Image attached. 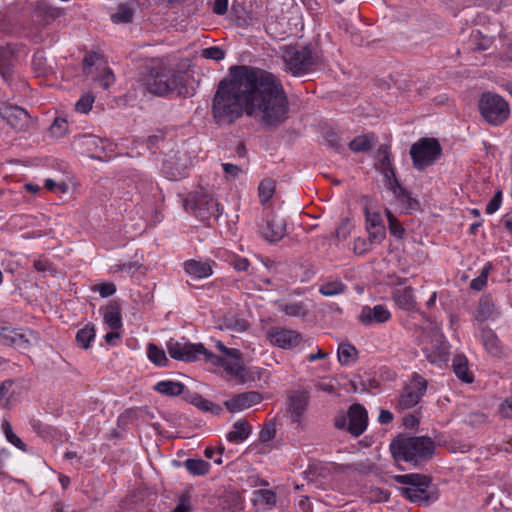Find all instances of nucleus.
I'll return each mask as SVG.
<instances>
[{
  "mask_svg": "<svg viewBox=\"0 0 512 512\" xmlns=\"http://www.w3.org/2000/svg\"><path fill=\"white\" fill-rule=\"evenodd\" d=\"M481 340L482 344L485 347L486 351L492 356H500L502 353L501 345L499 339L495 332L488 328L484 327L481 330Z\"/></svg>",
  "mask_w": 512,
  "mask_h": 512,
  "instance_id": "4be33fe9",
  "label": "nucleus"
},
{
  "mask_svg": "<svg viewBox=\"0 0 512 512\" xmlns=\"http://www.w3.org/2000/svg\"><path fill=\"white\" fill-rule=\"evenodd\" d=\"M286 231V222L284 218L278 215H270L265 225L261 227L263 237L269 242H277L282 239Z\"/></svg>",
  "mask_w": 512,
  "mask_h": 512,
  "instance_id": "dca6fc26",
  "label": "nucleus"
},
{
  "mask_svg": "<svg viewBox=\"0 0 512 512\" xmlns=\"http://www.w3.org/2000/svg\"><path fill=\"white\" fill-rule=\"evenodd\" d=\"M68 122L65 118L56 117L50 126V132L54 137H63L68 132Z\"/></svg>",
  "mask_w": 512,
  "mask_h": 512,
  "instance_id": "8fccbe9b",
  "label": "nucleus"
},
{
  "mask_svg": "<svg viewBox=\"0 0 512 512\" xmlns=\"http://www.w3.org/2000/svg\"><path fill=\"white\" fill-rule=\"evenodd\" d=\"M30 337L36 339L33 332L20 333L16 330H11L9 328H2L0 332V342L3 345L13 346L19 349H27L31 346Z\"/></svg>",
  "mask_w": 512,
  "mask_h": 512,
  "instance_id": "f3484780",
  "label": "nucleus"
},
{
  "mask_svg": "<svg viewBox=\"0 0 512 512\" xmlns=\"http://www.w3.org/2000/svg\"><path fill=\"white\" fill-rule=\"evenodd\" d=\"M101 55L97 52L86 53L83 59V70L85 73H90L91 68L100 59Z\"/></svg>",
  "mask_w": 512,
  "mask_h": 512,
  "instance_id": "e2e57ef3",
  "label": "nucleus"
},
{
  "mask_svg": "<svg viewBox=\"0 0 512 512\" xmlns=\"http://www.w3.org/2000/svg\"><path fill=\"white\" fill-rule=\"evenodd\" d=\"M104 322L112 329L117 330L122 327V317L117 305H110L103 314Z\"/></svg>",
  "mask_w": 512,
  "mask_h": 512,
  "instance_id": "7c9ffc66",
  "label": "nucleus"
},
{
  "mask_svg": "<svg viewBox=\"0 0 512 512\" xmlns=\"http://www.w3.org/2000/svg\"><path fill=\"white\" fill-rule=\"evenodd\" d=\"M249 324L244 319H227L224 321L222 329H228L235 332H243L247 330Z\"/></svg>",
  "mask_w": 512,
  "mask_h": 512,
  "instance_id": "5fc2aeb1",
  "label": "nucleus"
},
{
  "mask_svg": "<svg viewBox=\"0 0 512 512\" xmlns=\"http://www.w3.org/2000/svg\"><path fill=\"white\" fill-rule=\"evenodd\" d=\"M94 97L91 94L83 95L75 104V110L81 113H88L92 109Z\"/></svg>",
  "mask_w": 512,
  "mask_h": 512,
  "instance_id": "4d7b16f0",
  "label": "nucleus"
},
{
  "mask_svg": "<svg viewBox=\"0 0 512 512\" xmlns=\"http://www.w3.org/2000/svg\"><path fill=\"white\" fill-rule=\"evenodd\" d=\"M427 390V381L416 375L412 381L406 385L400 393L395 408L398 411H404L415 407Z\"/></svg>",
  "mask_w": 512,
  "mask_h": 512,
  "instance_id": "1a4fd4ad",
  "label": "nucleus"
},
{
  "mask_svg": "<svg viewBox=\"0 0 512 512\" xmlns=\"http://www.w3.org/2000/svg\"><path fill=\"white\" fill-rule=\"evenodd\" d=\"M493 312L494 303L492 299L487 295L482 296L476 308L474 319L478 322H484L492 316Z\"/></svg>",
  "mask_w": 512,
  "mask_h": 512,
  "instance_id": "c85d7f7f",
  "label": "nucleus"
},
{
  "mask_svg": "<svg viewBox=\"0 0 512 512\" xmlns=\"http://www.w3.org/2000/svg\"><path fill=\"white\" fill-rule=\"evenodd\" d=\"M259 498L258 501L267 505L273 506L276 503V494L271 490H260L258 491Z\"/></svg>",
  "mask_w": 512,
  "mask_h": 512,
  "instance_id": "69168bd1",
  "label": "nucleus"
},
{
  "mask_svg": "<svg viewBox=\"0 0 512 512\" xmlns=\"http://www.w3.org/2000/svg\"><path fill=\"white\" fill-rule=\"evenodd\" d=\"M491 265L488 263L485 265L478 277L473 279L470 283V288L475 291L482 290L487 284L488 274L490 272Z\"/></svg>",
  "mask_w": 512,
  "mask_h": 512,
  "instance_id": "3c124183",
  "label": "nucleus"
},
{
  "mask_svg": "<svg viewBox=\"0 0 512 512\" xmlns=\"http://www.w3.org/2000/svg\"><path fill=\"white\" fill-rule=\"evenodd\" d=\"M206 362L223 367L224 371L235 379L243 365L242 353L239 350L237 355L222 357L209 351Z\"/></svg>",
  "mask_w": 512,
  "mask_h": 512,
  "instance_id": "4468645a",
  "label": "nucleus"
},
{
  "mask_svg": "<svg viewBox=\"0 0 512 512\" xmlns=\"http://www.w3.org/2000/svg\"><path fill=\"white\" fill-rule=\"evenodd\" d=\"M373 243L367 238L358 237L354 240V253L357 255H363L370 251L373 247Z\"/></svg>",
  "mask_w": 512,
  "mask_h": 512,
  "instance_id": "13d9d810",
  "label": "nucleus"
},
{
  "mask_svg": "<svg viewBox=\"0 0 512 512\" xmlns=\"http://www.w3.org/2000/svg\"><path fill=\"white\" fill-rule=\"evenodd\" d=\"M259 198L262 204L268 202L275 192V182L273 179L266 178L261 181L258 187Z\"/></svg>",
  "mask_w": 512,
  "mask_h": 512,
  "instance_id": "37998d69",
  "label": "nucleus"
},
{
  "mask_svg": "<svg viewBox=\"0 0 512 512\" xmlns=\"http://www.w3.org/2000/svg\"><path fill=\"white\" fill-rule=\"evenodd\" d=\"M219 506L224 512H240L243 509V500L238 491H225L219 500Z\"/></svg>",
  "mask_w": 512,
  "mask_h": 512,
  "instance_id": "412c9836",
  "label": "nucleus"
},
{
  "mask_svg": "<svg viewBox=\"0 0 512 512\" xmlns=\"http://www.w3.org/2000/svg\"><path fill=\"white\" fill-rule=\"evenodd\" d=\"M499 413L503 418H512V396L501 403Z\"/></svg>",
  "mask_w": 512,
  "mask_h": 512,
  "instance_id": "774afa93",
  "label": "nucleus"
},
{
  "mask_svg": "<svg viewBox=\"0 0 512 512\" xmlns=\"http://www.w3.org/2000/svg\"><path fill=\"white\" fill-rule=\"evenodd\" d=\"M326 145L337 153L344 151V145L341 143L340 136L334 131H328L325 134Z\"/></svg>",
  "mask_w": 512,
  "mask_h": 512,
  "instance_id": "603ef678",
  "label": "nucleus"
},
{
  "mask_svg": "<svg viewBox=\"0 0 512 512\" xmlns=\"http://www.w3.org/2000/svg\"><path fill=\"white\" fill-rule=\"evenodd\" d=\"M374 138L369 135H360L349 142V148L355 153L367 152L372 149Z\"/></svg>",
  "mask_w": 512,
  "mask_h": 512,
  "instance_id": "f704fd0d",
  "label": "nucleus"
},
{
  "mask_svg": "<svg viewBox=\"0 0 512 512\" xmlns=\"http://www.w3.org/2000/svg\"><path fill=\"white\" fill-rule=\"evenodd\" d=\"M147 355L149 360L157 366H166L168 363L165 351L153 343L148 344Z\"/></svg>",
  "mask_w": 512,
  "mask_h": 512,
  "instance_id": "79ce46f5",
  "label": "nucleus"
},
{
  "mask_svg": "<svg viewBox=\"0 0 512 512\" xmlns=\"http://www.w3.org/2000/svg\"><path fill=\"white\" fill-rule=\"evenodd\" d=\"M98 81L104 89H108L115 81L112 70L105 68L103 74L98 78Z\"/></svg>",
  "mask_w": 512,
  "mask_h": 512,
  "instance_id": "338daca9",
  "label": "nucleus"
},
{
  "mask_svg": "<svg viewBox=\"0 0 512 512\" xmlns=\"http://www.w3.org/2000/svg\"><path fill=\"white\" fill-rule=\"evenodd\" d=\"M279 310L286 314L287 316L292 317L304 318L308 313L306 306L303 303L299 302L282 303L279 305Z\"/></svg>",
  "mask_w": 512,
  "mask_h": 512,
  "instance_id": "a19ab883",
  "label": "nucleus"
},
{
  "mask_svg": "<svg viewBox=\"0 0 512 512\" xmlns=\"http://www.w3.org/2000/svg\"><path fill=\"white\" fill-rule=\"evenodd\" d=\"M373 466L369 462H358L352 464H338L335 471L339 473L357 472L359 474H368Z\"/></svg>",
  "mask_w": 512,
  "mask_h": 512,
  "instance_id": "c9c22d12",
  "label": "nucleus"
},
{
  "mask_svg": "<svg viewBox=\"0 0 512 512\" xmlns=\"http://www.w3.org/2000/svg\"><path fill=\"white\" fill-rule=\"evenodd\" d=\"M262 395L257 391H247L234 395L225 401L224 405L230 412L248 409L262 401Z\"/></svg>",
  "mask_w": 512,
  "mask_h": 512,
  "instance_id": "2eb2a0df",
  "label": "nucleus"
},
{
  "mask_svg": "<svg viewBox=\"0 0 512 512\" xmlns=\"http://www.w3.org/2000/svg\"><path fill=\"white\" fill-rule=\"evenodd\" d=\"M493 40L491 37L483 35L480 31H472L467 42V48L470 51H485L490 48Z\"/></svg>",
  "mask_w": 512,
  "mask_h": 512,
  "instance_id": "cd10ccee",
  "label": "nucleus"
},
{
  "mask_svg": "<svg viewBox=\"0 0 512 512\" xmlns=\"http://www.w3.org/2000/svg\"><path fill=\"white\" fill-rule=\"evenodd\" d=\"M201 56L205 59L220 61L224 59L225 51L218 46H211L203 49L201 52Z\"/></svg>",
  "mask_w": 512,
  "mask_h": 512,
  "instance_id": "6e6d98bb",
  "label": "nucleus"
},
{
  "mask_svg": "<svg viewBox=\"0 0 512 512\" xmlns=\"http://www.w3.org/2000/svg\"><path fill=\"white\" fill-rule=\"evenodd\" d=\"M252 432L251 425L245 420L236 421L232 430L227 434L226 438L232 443H241L245 441Z\"/></svg>",
  "mask_w": 512,
  "mask_h": 512,
  "instance_id": "5701e85b",
  "label": "nucleus"
},
{
  "mask_svg": "<svg viewBox=\"0 0 512 512\" xmlns=\"http://www.w3.org/2000/svg\"><path fill=\"white\" fill-rule=\"evenodd\" d=\"M0 116L18 131L26 130L30 123V116L25 109L5 102H0Z\"/></svg>",
  "mask_w": 512,
  "mask_h": 512,
  "instance_id": "f8f14e48",
  "label": "nucleus"
},
{
  "mask_svg": "<svg viewBox=\"0 0 512 512\" xmlns=\"http://www.w3.org/2000/svg\"><path fill=\"white\" fill-rule=\"evenodd\" d=\"M184 466L194 476H203L210 470V464L203 459H187Z\"/></svg>",
  "mask_w": 512,
  "mask_h": 512,
  "instance_id": "2f4dec72",
  "label": "nucleus"
},
{
  "mask_svg": "<svg viewBox=\"0 0 512 512\" xmlns=\"http://www.w3.org/2000/svg\"><path fill=\"white\" fill-rule=\"evenodd\" d=\"M308 406V395L306 392H295L289 398V411L294 422L300 419Z\"/></svg>",
  "mask_w": 512,
  "mask_h": 512,
  "instance_id": "aec40b11",
  "label": "nucleus"
},
{
  "mask_svg": "<svg viewBox=\"0 0 512 512\" xmlns=\"http://www.w3.org/2000/svg\"><path fill=\"white\" fill-rule=\"evenodd\" d=\"M395 198L403 205V209L410 213L419 208V202L412 198L409 191H407L404 187H398V193H396Z\"/></svg>",
  "mask_w": 512,
  "mask_h": 512,
  "instance_id": "72a5a7b5",
  "label": "nucleus"
},
{
  "mask_svg": "<svg viewBox=\"0 0 512 512\" xmlns=\"http://www.w3.org/2000/svg\"><path fill=\"white\" fill-rule=\"evenodd\" d=\"M186 212L191 213L201 221L217 220L221 215L218 202L203 189L190 193L185 201Z\"/></svg>",
  "mask_w": 512,
  "mask_h": 512,
  "instance_id": "20e7f679",
  "label": "nucleus"
},
{
  "mask_svg": "<svg viewBox=\"0 0 512 512\" xmlns=\"http://www.w3.org/2000/svg\"><path fill=\"white\" fill-rule=\"evenodd\" d=\"M185 272L193 278L201 279L212 275V267L207 262L188 260L184 264Z\"/></svg>",
  "mask_w": 512,
  "mask_h": 512,
  "instance_id": "b1692460",
  "label": "nucleus"
},
{
  "mask_svg": "<svg viewBox=\"0 0 512 512\" xmlns=\"http://www.w3.org/2000/svg\"><path fill=\"white\" fill-rule=\"evenodd\" d=\"M266 338L273 346L285 350L294 349L303 342V337L298 331L277 326L267 330Z\"/></svg>",
  "mask_w": 512,
  "mask_h": 512,
  "instance_id": "9b49d317",
  "label": "nucleus"
},
{
  "mask_svg": "<svg viewBox=\"0 0 512 512\" xmlns=\"http://www.w3.org/2000/svg\"><path fill=\"white\" fill-rule=\"evenodd\" d=\"M393 298L401 309L411 311L416 307V300L411 287L396 289L393 293Z\"/></svg>",
  "mask_w": 512,
  "mask_h": 512,
  "instance_id": "393cba45",
  "label": "nucleus"
},
{
  "mask_svg": "<svg viewBox=\"0 0 512 512\" xmlns=\"http://www.w3.org/2000/svg\"><path fill=\"white\" fill-rule=\"evenodd\" d=\"M434 441L426 436H397L390 444L391 452L396 460H403L413 465L429 461L435 452Z\"/></svg>",
  "mask_w": 512,
  "mask_h": 512,
  "instance_id": "7ed1b4c3",
  "label": "nucleus"
},
{
  "mask_svg": "<svg viewBox=\"0 0 512 512\" xmlns=\"http://www.w3.org/2000/svg\"><path fill=\"white\" fill-rule=\"evenodd\" d=\"M478 107L481 116L494 126L503 124L510 115L507 101L493 92L483 93L479 99Z\"/></svg>",
  "mask_w": 512,
  "mask_h": 512,
  "instance_id": "39448f33",
  "label": "nucleus"
},
{
  "mask_svg": "<svg viewBox=\"0 0 512 512\" xmlns=\"http://www.w3.org/2000/svg\"><path fill=\"white\" fill-rule=\"evenodd\" d=\"M346 286L340 280L327 281L320 285L319 293L326 297L336 296L345 292Z\"/></svg>",
  "mask_w": 512,
  "mask_h": 512,
  "instance_id": "ea45409f",
  "label": "nucleus"
},
{
  "mask_svg": "<svg viewBox=\"0 0 512 512\" xmlns=\"http://www.w3.org/2000/svg\"><path fill=\"white\" fill-rule=\"evenodd\" d=\"M367 425V411L365 407L359 403L352 404L347 411V415H339L335 418L336 428H346L347 431L355 437L363 434Z\"/></svg>",
  "mask_w": 512,
  "mask_h": 512,
  "instance_id": "0eeeda50",
  "label": "nucleus"
},
{
  "mask_svg": "<svg viewBox=\"0 0 512 512\" xmlns=\"http://www.w3.org/2000/svg\"><path fill=\"white\" fill-rule=\"evenodd\" d=\"M392 315L388 308L383 304L374 306L365 305L362 307L358 320L365 326L378 325L388 322Z\"/></svg>",
  "mask_w": 512,
  "mask_h": 512,
  "instance_id": "ddd939ff",
  "label": "nucleus"
},
{
  "mask_svg": "<svg viewBox=\"0 0 512 512\" xmlns=\"http://www.w3.org/2000/svg\"><path fill=\"white\" fill-rule=\"evenodd\" d=\"M501 202H502V192L497 191L495 193V195L492 197V199L486 205V209H485L486 213L493 214L494 212H496L500 208Z\"/></svg>",
  "mask_w": 512,
  "mask_h": 512,
  "instance_id": "0e129e2a",
  "label": "nucleus"
},
{
  "mask_svg": "<svg viewBox=\"0 0 512 512\" xmlns=\"http://www.w3.org/2000/svg\"><path fill=\"white\" fill-rule=\"evenodd\" d=\"M338 361L342 365H348L356 360L357 350L356 348L348 343H341L337 351Z\"/></svg>",
  "mask_w": 512,
  "mask_h": 512,
  "instance_id": "e433bc0d",
  "label": "nucleus"
},
{
  "mask_svg": "<svg viewBox=\"0 0 512 512\" xmlns=\"http://www.w3.org/2000/svg\"><path fill=\"white\" fill-rule=\"evenodd\" d=\"M140 267H141V264L139 262L131 261V262H126L123 264H117V265L113 266V271L114 272H125L128 274H132L135 271H137Z\"/></svg>",
  "mask_w": 512,
  "mask_h": 512,
  "instance_id": "680f3d73",
  "label": "nucleus"
},
{
  "mask_svg": "<svg viewBox=\"0 0 512 512\" xmlns=\"http://www.w3.org/2000/svg\"><path fill=\"white\" fill-rule=\"evenodd\" d=\"M166 346L171 358L184 362H194L198 360L200 356H203L206 361L207 353H209L202 344L180 342L174 339H170Z\"/></svg>",
  "mask_w": 512,
  "mask_h": 512,
  "instance_id": "9d476101",
  "label": "nucleus"
},
{
  "mask_svg": "<svg viewBox=\"0 0 512 512\" xmlns=\"http://www.w3.org/2000/svg\"><path fill=\"white\" fill-rule=\"evenodd\" d=\"M141 81L145 90L156 96L181 95L186 82L182 72L162 61L147 66Z\"/></svg>",
  "mask_w": 512,
  "mask_h": 512,
  "instance_id": "f03ea898",
  "label": "nucleus"
},
{
  "mask_svg": "<svg viewBox=\"0 0 512 512\" xmlns=\"http://www.w3.org/2000/svg\"><path fill=\"white\" fill-rule=\"evenodd\" d=\"M2 430H3L5 437L9 443H11L12 445H14L15 447H17L18 449H20L22 451L27 450L26 444L16 434L13 433L12 426L7 420L3 421Z\"/></svg>",
  "mask_w": 512,
  "mask_h": 512,
  "instance_id": "de8ad7c7",
  "label": "nucleus"
},
{
  "mask_svg": "<svg viewBox=\"0 0 512 512\" xmlns=\"http://www.w3.org/2000/svg\"><path fill=\"white\" fill-rule=\"evenodd\" d=\"M81 143L91 153H98L104 151V140L94 135H83Z\"/></svg>",
  "mask_w": 512,
  "mask_h": 512,
  "instance_id": "c03bdc74",
  "label": "nucleus"
},
{
  "mask_svg": "<svg viewBox=\"0 0 512 512\" xmlns=\"http://www.w3.org/2000/svg\"><path fill=\"white\" fill-rule=\"evenodd\" d=\"M428 488L429 487H405L401 488V494L413 503L428 506L437 500V495L435 493H430Z\"/></svg>",
  "mask_w": 512,
  "mask_h": 512,
  "instance_id": "a211bd4d",
  "label": "nucleus"
},
{
  "mask_svg": "<svg viewBox=\"0 0 512 512\" xmlns=\"http://www.w3.org/2000/svg\"><path fill=\"white\" fill-rule=\"evenodd\" d=\"M453 371L456 376L465 383L473 382V374L468 367V361L465 356L457 355L452 362Z\"/></svg>",
  "mask_w": 512,
  "mask_h": 512,
  "instance_id": "bb28decb",
  "label": "nucleus"
},
{
  "mask_svg": "<svg viewBox=\"0 0 512 512\" xmlns=\"http://www.w3.org/2000/svg\"><path fill=\"white\" fill-rule=\"evenodd\" d=\"M134 9L127 4L118 6L117 11L111 15V20L115 24H124L132 21Z\"/></svg>",
  "mask_w": 512,
  "mask_h": 512,
  "instance_id": "58836bf2",
  "label": "nucleus"
},
{
  "mask_svg": "<svg viewBox=\"0 0 512 512\" xmlns=\"http://www.w3.org/2000/svg\"><path fill=\"white\" fill-rule=\"evenodd\" d=\"M15 60V46L12 44L0 45V74L5 81L12 76V66Z\"/></svg>",
  "mask_w": 512,
  "mask_h": 512,
  "instance_id": "6ab92c4d",
  "label": "nucleus"
},
{
  "mask_svg": "<svg viewBox=\"0 0 512 512\" xmlns=\"http://www.w3.org/2000/svg\"><path fill=\"white\" fill-rule=\"evenodd\" d=\"M284 61L287 69L295 76L308 73L317 62L316 54L308 47L287 52Z\"/></svg>",
  "mask_w": 512,
  "mask_h": 512,
  "instance_id": "6e6552de",
  "label": "nucleus"
},
{
  "mask_svg": "<svg viewBox=\"0 0 512 512\" xmlns=\"http://www.w3.org/2000/svg\"><path fill=\"white\" fill-rule=\"evenodd\" d=\"M368 239L375 245L381 244L386 237L385 226L366 227Z\"/></svg>",
  "mask_w": 512,
  "mask_h": 512,
  "instance_id": "864d4df0",
  "label": "nucleus"
},
{
  "mask_svg": "<svg viewBox=\"0 0 512 512\" xmlns=\"http://www.w3.org/2000/svg\"><path fill=\"white\" fill-rule=\"evenodd\" d=\"M394 480L399 484L409 485V487L423 488L429 487L431 480L422 474H403L394 476Z\"/></svg>",
  "mask_w": 512,
  "mask_h": 512,
  "instance_id": "a878e982",
  "label": "nucleus"
},
{
  "mask_svg": "<svg viewBox=\"0 0 512 512\" xmlns=\"http://www.w3.org/2000/svg\"><path fill=\"white\" fill-rule=\"evenodd\" d=\"M366 227L384 226L381 215L378 212H370L365 208Z\"/></svg>",
  "mask_w": 512,
  "mask_h": 512,
  "instance_id": "052dcab7",
  "label": "nucleus"
},
{
  "mask_svg": "<svg viewBox=\"0 0 512 512\" xmlns=\"http://www.w3.org/2000/svg\"><path fill=\"white\" fill-rule=\"evenodd\" d=\"M351 233V224L348 219L341 221L340 225L335 230V236L339 241H343L348 238Z\"/></svg>",
  "mask_w": 512,
  "mask_h": 512,
  "instance_id": "bf43d9fd",
  "label": "nucleus"
},
{
  "mask_svg": "<svg viewBox=\"0 0 512 512\" xmlns=\"http://www.w3.org/2000/svg\"><path fill=\"white\" fill-rule=\"evenodd\" d=\"M184 387L181 382L166 380L158 382L154 389L166 396H178L184 391Z\"/></svg>",
  "mask_w": 512,
  "mask_h": 512,
  "instance_id": "c756f323",
  "label": "nucleus"
},
{
  "mask_svg": "<svg viewBox=\"0 0 512 512\" xmlns=\"http://www.w3.org/2000/svg\"><path fill=\"white\" fill-rule=\"evenodd\" d=\"M380 159L378 163H376V169L380 171V173L384 177H388V175L393 176V172L395 171L390 159V153L388 149L385 147H381L379 149Z\"/></svg>",
  "mask_w": 512,
  "mask_h": 512,
  "instance_id": "473e14b6",
  "label": "nucleus"
},
{
  "mask_svg": "<svg viewBox=\"0 0 512 512\" xmlns=\"http://www.w3.org/2000/svg\"><path fill=\"white\" fill-rule=\"evenodd\" d=\"M441 146L435 138H421L410 149L413 165L422 170L432 165L441 154Z\"/></svg>",
  "mask_w": 512,
  "mask_h": 512,
  "instance_id": "423d86ee",
  "label": "nucleus"
},
{
  "mask_svg": "<svg viewBox=\"0 0 512 512\" xmlns=\"http://www.w3.org/2000/svg\"><path fill=\"white\" fill-rule=\"evenodd\" d=\"M186 165L182 164L181 166H177L174 168V161L173 159L166 160L163 163V169L164 171L169 174L170 178L172 179H178L181 177H184L186 175Z\"/></svg>",
  "mask_w": 512,
  "mask_h": 512,
  "instance_id": "09e8293b",
  "label": "nucleus"
},
{
  "mask_svg": "<svg viewBox=\"0 0 512 512\" xmlns=\"http://www.w3.org/2000/svg\"><path fill=\"white\" fill-rule=\"evenodd\" d=\"M265 127H276L287 118L289 106L281 83L265 70L233 66L230 78L222 79L211 103V114L218 126L235 123L243 113Z\"/></svg>",
  "mask_w": 512,
  "mask_h": 512,
  "instance_id": "f257e3e1",
  "label": "nucleus"
},
{
  "mask_svg": "<svg viewBox=\"0 0 512 512\" xmlns=\"http://www.w3.org/2000/svg\"><path fill=\"white\" fill-rule=\"evenodd\" d=\"M95 338V329L93 325L87 324L76 333V342L79 347L88 349L91 341Z\"/></svg>",
  "mask_w": 512,
  "mask_h": 512,
  "instance_id": "4c0bfd02",
  "label": "nucleus"
},
{
  "mask_svg": "<svg viewBox=\"0 0 512 512\" xmlns=\"http://www.w3.org/2000/svg\"><path fill=\"white\" fill-rule=\"evenodd\" d=\"M261 378V373L259 370L254 368H248L242 365L237 377L236 381L239 384H245L248 382H254L256 380H259Z\"/></svg>",
  "mask_w": 512,
  "mask_h": 512,
  "instance_id": "a18cd8bd",
  "label": "nucleus"
},
{
  "mask_svg": "<svg viewBox=\"0 0 512 512\" xmlns=\"http://www.w3.org/2000/svg\"><path fill=\"white\" fill-rule=\"evenodd\" d=\"M385 214L388 220V228L391 235L398 239H402L405 233L402 224L397 220V218L389 209H385Z\"/></svg>",
  "mask_w": 512,
  "mask_h": 512,
  "instance_id": "49530a36",
  "label": "nucleus"
}]
</instances>
